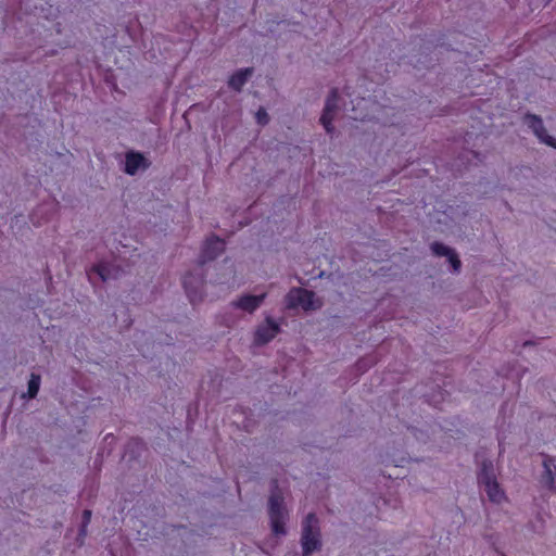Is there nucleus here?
I'll return each mask as SVG.
<instances>
[{
	"label": "nucleus",
	"instance_id": "8",
	"mask_svg": "<svg viewBox=\"0 0 556 556\" xmlns=\"http://www.w3.org/2000/svg\"><path fill=\"white\" fill-rule=\"evenodd\" d=\"M338 102V93L337 91H332L326 100L325 109L320 116V123L328 134H332L333 131L331 122L334 118V115L337 114Z\"/></svg>",
	"mask_w": 556,
	"mask_h": 556
},
{
	"label": "nucleus",
	"instance_id": "13",
	"mask_svg": "<svg viewBox=\"0 0 556 556\" xmlns=\"http://www.w3.org/2000/svg\"><path fill=\"white\" fill-rule=\"evenodd\" d=\"M544 472L542 475V483L556 491V459L545 457L543 460Z\"/></svg>",
	"mask_w": 556,
	"mask_h": 556
},
{
	"label": "nucleus",
	"instance_id": "18",
	"mask_svg": "<svg viewBox=\"0 0 556 556\" xmlns=\"http://www.w3.org/2000/svg\"><path fill=\"white\" fill-rule=\"evenodd\" d=\"M90 517H91V511H90V510H85V511H84V520H85V523H88V522H89Z\"/></svg>",
	"mask_w": 556,
	"mask_h": 556
},
{
	"label": "nucleus",
	"instance_id": "12",
	"mask_svg": "<svg viewBox=\"0 0 556 556\" xmlns=\"http://www.w3.org/2000/svg\"><path fill=\"white\" fill-rule=\"evenodd\" d=\"M224 249L225 243L223 240L215 237L208 238L203 247L202 263L214 260L224 251Z\"/></svg>",
	"mask_w": 556,
	"mask_h": 556
},
{
	"label": "nucleus",
	"instance_id": "14",
	"mask_svg": "<svg viewBox=\"0 0 556 556\" xmlns=\"http://www.w3.org/2000/svg\"><path fill=\"white\" fill-rule=\"evenodd\" d=\"M431 250L438 256H446L453 267V270L455 273L459 271L460 261L457 254L452 249L442 243L434 242L431 244Z\"/></svg>",
	"mask_w": 556,
	"mask_h": 556
},
{
	"label": "nucleus",
	"instance_id": "10",
	"mask_svg": "<svg viewBox=\"0 0 556 556\" xmlns=\"http://www.w3.org/2000/svg\"><path fill=\"white\" fill-rule=\"evenodd\" d=\"M265 298L266 293H262L260 295L244 294L239 296L237 300L232 301L230 305L233 308H238L248 313H253L261 306Z\"/></svg>",
	"mask_w": 556,
	"mask_h": 556
},
{
	"label": "nucleus",
	"instance_id": "7",
	"mask_svg": "<svg viewBox=\"0 0 556 556\" xmlns=\"http://www.w3.org/2000/svg\"><path fill=\"white\" fill-rule=\"evenodd\" d=\"M278 332L279 325L274 319L268 317L256 328L254 334V343L257 345L266 344L271 341Z\"/></svg>",
	"mask_w": 556,
	"mask_h": 556
},
{
	"label": "nucleus",
	"instance_id": "20",
	"mask_svg": "<svg viewBox=\"0 0 556 556\" xmlns=\"http://www.w3.org/2000/svg\"><path fill=\"white\" fill-rule=\"evenodd\" d=\"M353 118H354V119H362V121H363V119H365V116H358V115H356V114H355V115L353 116Z\"/></svg>",
	"mask_w": 556,
	"mask_h": 556
},
{
	"label": "nucleus",
	"instance_id": "1",
	"mask_svg": "<svg viewBox=\"0 0 556 556\" xmlns=\"http://www.w3.org/2000/svg\"><path fill=\"white\" fill-rule=\"evenodd\" d=\"M478 481L486 493L490 502L496 505H501L508 501L505 491L496 479L494 466L491 460H485L482 463L481 469L478 473Z\"/></svg>",
	"mask_w": 556,
	"mask_h": 556
},
{
	"label": "nucleus",
	"instance_id": "2",
	"mask_svg": "<svg viewBox=\"0 0 556 556\" xmlns=\"http://www.w3.org/2000/svg\"><path fill=\"white\" fill-rule=\"evenodd\" d=\"M301 544L303 556H309L321 546L318 519L314 514H308L303 521Z\"/></svg>",
	"mask_w": 556,
	"mask_h": 556
},
{
	"label": "nucleus",
	"instance_id": "6",
	"mask_svg": "<svg viewBox=\"0 0 556 556\" xmlns=\"http://www.w3.org/2000/svg\"><path fill=\"white\" fill-rule=\"evenodd\" d=\"M525 124L532 129L534 135L538 137V139L545 143L546 146H549L552 148L556 149V138L553 136H549L544 126L542 119L533 114H528L525 116Z\"/></svg>",
	"mask_w": 556,
	"mask_h": 556
},
{
	"label": "nucleus",
	"instance_id": "4",
	"mask_svg": "<svg viewBox=\"0 0 556 556\" xmlns=\"http://www.w3.org/2000/svg\"><path fill=\"white\" fill-rule=\"evenodd\" d=\"M288 513L283 506L282 496L278 493L271 494L269 497V518L271 531L275 535L286 534V520Z\"/></svg>",
	"mask_w": 556,
	"mask_h": 556
},
{
	"label": "nucleus",
	"instance_id": "17",
	"mask_svg": "<svg viewBox=\"0 0 556 556\" xmlns=\"http://www.w3.org/2000/svg\"><path fill=\"white\" fill-rule=\"evenodd\" d=\"M256 122L260 125H266L269 122V116L265 109L260 108L255 114Z\"/></svg>",
	"mask_w": 556,
	"mask_h": 556
},
{
	"label": "nucleus",
	"instance_id": "9",
	"mask_svg": "<svg viewBox=\"0 0 556 556\" xmlns=\"http://www.w3.org/2000/svg\"><path fill=\"white\" fill-rule=\"evenodd\" d=\"M118 273L119 269L114 264L100 262L88 271V277L91 281L94 279V276H98L101 281H108L117 278Z\"/></svg>",
	"mask_w": 556,
	"mask_h": 556
},
{
	"label": "nucleus",
	"instance_id": "11",
	"mask_svg": "<svg viewBox=\"0 0 556 556\" xmlns=\"http://www.w3.org/2000/svg\"><path fill=\"white\" fill-rule=\"evenodd\" d=\"M149 161L138 152H128L125 156V173L128 175H136L140 170H144L149 167Z\"/></svg>",
	"mask_w": 556,
	"mask_h": 556
},
{
	"label": "nucleus",
	"instance_id": "5",
	"mask_svg": "<svg viewBox=\"0 0 556 556\" xmlns=\"http://www.w3.org/2000/svg\"><path fill=\"white\" fill-rule=\"evenodd\" d=\"M184 288L192 304L203 300L204 280L201 273L188 274L184 278Z\"/></svg>",
	"mask_w": 556,
	"mask_h": 556
},
{
	"label": "nucleus",
	"instance_id": "15",
	"mask_svg": "<svg viewBox=\"0 0 556 556\" xmlns=\"http://www.w3.org/2000/svg\"><path fill=\"white\" fill-rule=\"evenodd\" d=\"M252 68H241L235 72L229 80L228 85L233 90L240 91L244 84L248 81L249 77L252 75Z\"/></svg>",
	"mask_w": 556,
	"mask_h": 556
},
{
	"label": "nucleus",
	"instance_id": "3",
	"mask_svg": "<svg viewBox=\"0 0 556 556\" xmlns=\"http://www.w3.org/2000/svg\"><path fill=\"white\" fill-rule=\"evenodd\" d=\"M286 302L289 308L300 307L306 312L321 307V301L315 296L314 292L302 288L291 289L286 296Z\"/></svg>",
	"mask_w": 556,
	"mask_h": 556
},
{
	"label": "nucleus",
	"instance_id": "19",
	"mask_svg": "<svg viewBox=\"0 0 556 556\" xmlns=\"http://www.w3.org/2000/svg\"><path fill=\"white\" fill-rule=\"evenodd\" d=\"M367 104H368V101H367V100H365V99H362V100L358 102V105H362V106H364V108H365V106H367Z\"/></svg>",
	"mask_w": 556,
	"mask_h": 556
},
{
	"label": "nucleus",
	"instance_id": "16",
	"mask_svg": "<svg viewBox=\"0 0 556 556\" xmlns=\"http://www.w3.org/2000/svg\"><path fill=\"white\" fill-rule=\"evenodd\" d=\"M40 388V376L36 374L30 375V379L28 381V390H27V396L29 399H34Z\"/></svg>",
	"mask_w": 556,
	"mask_h": 556
}]
</instances>
